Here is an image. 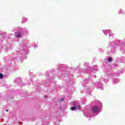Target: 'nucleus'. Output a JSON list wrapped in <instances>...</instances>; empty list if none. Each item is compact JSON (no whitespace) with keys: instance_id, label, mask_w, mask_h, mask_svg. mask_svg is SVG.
Listing matches in <instances>:
<instances>
[{"instance_id":"f257e3e1","label":"nucleus","mask_w":125,"mask_h":125,"mask_svg":"<svg viewBox=\"0 0 125 125\" xmlns=\"http://www.w3.org/2000/svg\"><path fill=\"white\" fill-rule=\"evenodd\" d=\"M108 45L115 49H121L123 47V42L120 41L110 42Z\"/></svg>"},{"instance_id":"f03ea898","label":"nucleus","mask_w":125,"mask_h":125,"mask_svg":"<svg viewBox=\"0 0 125 125\" xmlns=\"http://www.w3.org/2000/svg\"><path fill=\"white\" fill-rule=\"evenodd\" d=\"M21 50H17V52H19L20 54H25V53H28L29 50H28V47H27V43L25 42H21Z\"/></svg>"},{"instance_id":"7ed1b4c3","label":"nucleus","mask_w":125,"mask_h":125,"mask_svg":"<svg viewBox=\"0 0 125 125\" xmlns=\"http://www.w3.org/2000/svg\"><path fill=\"white\" fill-rule=\"evenodd\" d=\"M72 105L74 106L71 107V111H76V110H81V105L80 103L78 102H74L72 103Z\"/></svg>"},{"instance_id":"20e7f679","label":"nucleus","mask_w":125,"mask_h":125,"mask_svg":"<svg viewBox=\"0 0 125 125\" xmlns=\"http://www.w3.org/2000/svg\"><path fill=\"white\" fill-rule=\"evenodd\" d=\"M92 111L93 113H100L99 106H94L92 107Z\"/></svg>"},{"instance_id":"39448f33","label":"nucleus","mask_w":125,"mask_h":125,"mask_svg":"<svg viewBox=\"0 0 125 125\" xmlns=\"http://www.w3.org/2000/svg\"><path fill=\"white\" fill-rule=\"evenodd\" d=\"M104 32V34L105 35L107 36V34H109V37H113L114 36V34L112 33L111 32V30H103Z\"/></svg>"},{"instance_id":"423d86ee","label":"nucleus","mask_w":125,"mask_h":125,"mask_svg":"<svg viewBox=\"0 0 125 125\" xmlns=\"http://www.w3.org/2000/svg\"><path fill=\"white\" fill-rule=\"evenodd\" d=\"M15 83H19V85H21V83H22V79L19 77L16 78L15 80Z\"/></svg>"},{"instance_id":"0eeeda50","label":"nucleus","mask_w":125,"mask_h":125,"mask_svg":"<svg viewBox=\"0 0 125 125\" xmlns=\"http://www.w3.org/2000/svg\"><path fill=\"white\" fill-rule=\"evenodd\" d=\"M95 85H97L98 88H99V89H101V90L103 89V85H102V83L100 82H99L98 83H96L95 84Z\"/></svg>"},{"instance_id":"6e6552de","label":"nucleus","mask_w":125,"mask_h":125,"mask_svg":"<svg viewBox=\"0 0 125 125\" xmlns=\"http://www.w3.org/2000/svg\"><path fill=\"white\" fill-rule=\"evenodd\" d=\"M83 113L85 117H87V118H88V117H90V111H83Z\"/></svg>"},{"instance_id":"1a4fd4ad","label":"nucleus","mask_w":125,"mask_h":125,"mask_svg":"<svg viewBox=\"0 0 125 125\" xmlns=\"http://www.w3.org/2000/svg\"><path fill=\"white\" fill-rule=\"evenodd\" d=\"M15 36L18 39H19V38H21V37L22 36V34L20 32H16L15 33Z\"/></svg>"},{"instance_id":"9d476101","label":"nucleus","mask_w":125,"mask_h":125,"mask_svg":"<svg viewBox=\"0 0 125 125\" xmlns=\"http://www.w3.org/2000/svg\"><path fill=\"white\" fill-rule=\"evenodd\" d=\"M117 83H119V79H113L112 80V83H113L116 84Z\"/></svg>"},{"instance_id":"9b49d317","label":"nucleus","mask_w":125,"mask_h":125,"mask_svg":"<svg viewBox=\"0 0 125 125\" xmlns=\"http://www.w3.org/2000/svg\"><path fill=\"white\" fill-rule=\"evenodd\" d=\"M119 14H125V12L123 9H121L119 11Z\"/></svg>"},{"instance_id":"f8f14e48","label":"nucleus","mask_w":125,"mask_h":125,"mask_svg":"<svg viewBox=\"0 0 125 125\" xmlns=\"http://www.w3.org/2000/svg\"><path fill=\"white\" fill-rule=\"evenodd\" d=\"M105 73H106V74H107V75H108V76H112V73L111 72V70H109L108 71H105Z\"/></svg>"},{"instance_id":"ddd939ff","label":"nucleus","mask_w":125,"mask_h":125,"mask_svg":"<svg viewBox=\"0 0 125 125\" xmlns=\"http://www.w3.org/2000/svg\"><path fill=\"white\" fill-rule=\"evenodd\" d=\"M22 21H24V22H27V21H28V19L26 18H23Z\"/></svg>"},{"instance_id":"4468645a","label":"nucleus","mask_w":125,"mask_h":125,"mask_svg":"<svg viewBox=\"0 0 125 125\" xmlns=\"http://www.w3.org/2000/svg\"><path fill=\"white\" fill-rule=\"evenodd\" d=\"M84 66H86L87 67H88V66H89V63L88 62H85L84 63Z\"/></svg>"},{"instance_id":"2eb2a0df","label":"nucleus","mask_w":125,"mask_h":125,"mask_svg":"<svg viewBox=\"0 0 125 125\" xmlns=\"http://www.w3.org/2000/svg\"><path fill=\"white\" fill-rule=\"evenodd\" d=\"M87 92L88 93H91V90L90 89H87Z\"/></svg>"},{"instance_id":"dca6fc26","label":"nucleus","mask_w":125,"mask_h":125,"mask_svg":"<svg viewBox=\"0 0 125 125\" xmlns=\"http://www.w3.org/2000/svg\"><path fill=\"white\" fill-rule=\"evenodd\" d=\"M107 61L108 62H112V58H108V59H107Z\"/></svg>"},{"instance_id":"f3484780","label":"nucleus","mask_w":125,"mask_h":125,"mask_svg":"<svg viewBox=\"0 0 125 125\" xmlns=\"http://www.w3.org/2000/svg\"><path fill=\"white\" fill-rule=\"evenodd\" d=\"M3 78V75L2 74H0V79H2Z\"/></svg>"},{"instance_id":"a211bd4d","label":"nucleus","mask_w":125,"mask_h":125,"mask_svg":"<svg viewBox=\"0 0 125 125\" xmlns=\"http://www.w3.org/2000/svg\"><path fill=\"white\" fill-rule=\"evenodd\" d=\"M82 102L84 104V103L85 102V99H84L83 101H82Z\"/></svg>"},{"instance_id":"6ab92c4d","label":"nucleus","mask_w":125,"mask_h":125,"mask_svg":"<svg viewBox=\"0 0 125 125\" xmlns=\"http://www.w3.org/2000/svg\"><path fill=\"white\" fill-rule=\"evenodd\" d=\"M92 69H94V71H95V70H96V69H97V67H96V68L93 67Z\"/></svg>"},{"instance_id":"aec40b11","label":"nucleus","mask_w":125,"mask_h":125,"mask_svg":"<svg viewBox=\"0 0 125 125\" xmlns=\"http://www.w3.org/2000/svg\"><path fill=\"white\" fill-rule=\"evenodd\" d=\"M83 73H87V72L85 71H84V69L83 70Z\"/></svg>"},{"instance_id":"412c9836","label":"nucleus","mask_w":125,"mask_h":125,"mask_svg":"<svg viewBox=\"0 0 125 125\" xmlns=\"http://www.w3.org/2000/svg\"><path fill=\"white\" fill-rule=\"evenodd\" d=\"M61 101H64V98H61Z\"/></svg>"},{"instance_id":"4be33fe9","label":"nucleus","mask_w":125,"mask_h":125,"mask_svg":"<svg viewBox=\"0 0 125 125\" xmlns=\"http://www.w3.org/2000/svg\"><path fill=\"white\" fill-rule=\"evenodd\" d=\"M101 80H103V81H104V80H105V79H104V78H102Z\"/></svg>"},{"instance_id":"5701e85b","label":"nucleus","mask_w":125,"mask_h":125,"mask_svg":"<svg viewBox=\"0 0 125 125\" xmlns=\"http://www.w3.org/2000/svg\"><path fill=\"white\" fill-rule=\"evenodd\" d=\"M45 98H47V96H45Z\"/></svg>"},{"instance_id":"b1692460","label":"nucleus","mask_w":125,"mask_h":125,"mask_svg":"<svg viewBox=\"0 0 125 125\" xmlns=\"http://www.w3.org/2000/svg\"><path fill=\"white\" fill-rule=\"evenodd\" d=\"M120 62H124L122 60H120Z\"/></svg>"},{"instance_id":"393cba45","label":"nucleus","mask_w":125,"mask_h":125,"mask_svg":"<svg viewBox=\"0 0 125 125\" xmlns=\"http://www.w3.org/2000/svg\"><path fill=\"white\" fill-rule=\"evenodd\" d=\"M35 47H38V45H36Z\"/></svg>"},{"instance_id":"a878e982","label":"nucleus","mask_w":125,"mask_h":125,"mask_svg":"<svg viewBox=\"0 0 125 125\" xmlns=\"http://www.w3.org/2000/svg\"><path fill=\"white\" fill-rule=\"evenodd\" d=\"M104 83H107V81H104Z\"/></svg>"},{"instance_id":"bb28decb","label":"nucleus","mask_w":125,"mask_h":125,"mask_svg":"<svg viewBox=\"0 0 125 125\" xmlns=\"http://www.w3.org/2000/svg\"><path fill=\"white\" fill-rule=\"evenodd\" d=\"M99 104H101V103L99 102Z\"/></svg>"},{"instance_id":"cd10ccee","label":"nucleus","mask_w":125,"mask_h":125,"mask_svg":"<svg viewBox=\"0 0 125 125\" xmlns=\"http://www.w3.org/2000/svg\"><path fill=\"white\" fill-rule=\"evenodd\" d=\"M61 66L62 67V64H61Z\"/></svg>"},{"instance_id":"c85d7f7f","label":"nucleus","mask_w":125,"mask_h":125,"mask_svg":"<svg viewBox=\"0 0 125 125\" xmlns=\"http://www.w3.org/2000/svg\"><path fill=\"white\" fill-rule=\"evenodd\" d=\"M6 112H8V110H6Z\"/></svg>"},{"instance_id":"c756f323","label":"nucleus","mask_w":125,"mask_h":125,"mask_svg":"<svg viewBox=\"0 0 125 125\" xmlns=\"http://www.w3.org/2000/svg\"><path fill=\"white\" fill-rule=\"evenodd\" d=\"M8 49H6V50H7Z\"/></svg>"},{"instance_id":"7c9ffc66","label":"nucleus","mask_w":125,"mask_h":125,"mask_svg":"<svg viewBox=\"0 0 125 125\" xmlns=\"http://www.w3.org/2000/svg\"><path fill=\"white\" fill-rule=\"evenodd\" d=\"M3 39H5V37H3Z\"/></svg>"}]
</instances>
